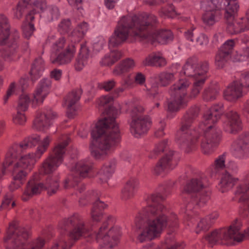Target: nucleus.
<instances>
[{"instance_id": "nucleus-1", "label": "nucleus", "mask_w": 249, "mask_h": 249, "mask_svg": "<svg viewBox=\"0 0 249 249\" xmlns=\"http://www.w3.org/2000/svg\"><path fill=\"white\" fill-rule=\"evenodd\" d=\"M156 17L143 14L139 16L123 17L118 22L114 34L109 39V46L115 47L124 42L127 37L132 36L136 40H147L151 43L158 42L165 44L173 39V35L169 30L157 31L147 36L143 32L146 28L155 23Z\"/></svg>"}, {"instance_id": "nucleus-2", "label": "nucleus", "mask_w": 249, "mask_h": 249, "mask_svg": "<svg viewBox=\"0 0 249 249\" xmlns=\"http://www.w3.org/2000/svg\"><path fill=\"white\" fill-rule=\"evenodd\" d=\"M165 198V195L160 193L154 194L148 197L147 206L143 208L139 213L141 218L148 217L138 235L137 239L140 242L155 239L167 227L173 226L176 223V215L168 217L165 207L159 202Z\"/></svg>"}, {"instance_id": "nucleus-3", "label": "nucleus", "mask_w": 249, "mask_h": 249, "mask_svg": "<svg viewBox=\"0 0 249 249\" xmlns=\"http://www.w3.org/2000/svg\"><path fill=\"white\" fill-rule=\"evenodd\" d=\"M91 134L93 140L90 145V152L97 160L106 158L121 139L118 125L114 117L99 120Z\"/></svg>"}, {"instance_id": "nucleus-4", "label": "nucleus", "mask_w": 249, "mask_h": 249, "mask_svg": "<svg viewBox=\"0 0 249 249\" xmlns=\"http://www.w3.org/2000/svg\"><path fill=\"white\" fill-rule=\"evenodd\" d=\"M221 105H216L204 114L202 121L199 123L198 131L201 133V146L203 153L209 154L213 152L220 141L221 132L215 126L222 112Z\"/></svg>"}, {"instance_id": "nucleus-5", "label": "nucleus", "mask_w": 249, "mask_h": 249, "mask_svg": "<svg viewBox=\"0 0 249 249\" xmlns=\"http://www.w3.org/2000/svg\"><path fill=\"white\" fill-rule=\"evenodd\" d=\"M67 143L64 142L57 145L53 149V154L48 157L42 163V172L49 174L45 180L44 187L50 195L55 194L59 188V177L53 174L62 163L64 148Z\"/></svg>"}, {"instance_id": "nucleus-6", "label": "nucleus", "mask_w": 249, "mask_h": 249, "mask_svg": "<svg viewBox=\"0 0 249 249\" xmlns=\"http://www.w3.org/2000/svg\"><path fill=\"white\" fill-rule=\"evenodd\" d=\"M115 218L108 216L99 230L94 233L96 240L100 244L99 249H112L116 245L120 234L115 229Z\"/></svg>"}, {"instance_id": "nucleus-7", "label": "nucleus", "mask_w": 249, "mask_h": 249, "mask_svg": "<svg viewBox=\"0 0 249 249\" xmlns=\"http://www.w3.org/2000/svg\"><path fill=\"white\" fill-rule=\"evenodd\" d=\"M241 226L240 221L236 220L228 229H216L212 231L206 236V239L212 244H231L234 241L240 242L243 238L239 233Z\"/></svg>"}, {"instance_id": "nucleus-8", "label": "nucleus", "mask_w": 249, "mask_h": 249, "mask_svg": "<svg viewBox=\"0 0 249 249\" xmlns=\"http://www.w3.org/2000/svg\"><path fill=\"white\" fill-rule=\"evenodd\" d=\"M15 225L10 223L4 237V244L6 249H31L29 233L22 230L15 234Z\"/></svg>"}, {"instance_id": "nucleus-9", "label": "nucleus", "mask_w": 249, "mask_h": 249, "mask_svg": "<svg viewBox=\"0 0 249 249\" xmlns=\"http://www.w3.org/2000/svg\"><path fill=\"white\" fill-rule=\"evenodd\" d=\"M143 111L142 107L137 106L131 112L132 120L130 123V130L131 134L137 138L146 133L151 125L150 118L142 115Z\"/></svg>"}, {"instance_id": "nucleus-10", "label": "nucleus", "mask_w": 249, "mask_h": 249, "mask_svg": "<svg viewBox=\"0 0 249 249\" xmlns=\"http://www.w3.org/2000/svg\"><path fill=\"white\" fill-rule=\"evenodd\" d=\"M31 156L29 152L27 154H22L18 161L14 164L12 171L14 181L10 185V189L11 191L18 188L21 183L18 182L25 178L27 175L30 172L31 168Z\"/></svg>"}, {"instance_id": "nucleus-11", "label": "nucleus", "mask_w": 249, "mask_h": 249, "mask_svg": "<svg viewBox=\"0 0 249 249\" xmlns=\"http://www.w3.org/2000/svg\"><path fill=\"white\" fill-rule=\"evenodd\" d=\"M54 48L59 52L56 56L55 53L51 55V61L53 63L65 64L71 62L74 57L76 49L73 44H66L64 38H61L57 41Z\"/></svg>"}, {"instance_id": "nucleus-12", "label": "nucleus", "mask_w": 249, "mask_h": 249, "mask_svg": "<svg viewBox=\"0 0 249 249\" xmlns=\"http://www.w3.org/2000/svg\"><path fill=\"white\" fill-rule=\"evenodd\" d=\"M223 0H206L203 2L205 12L203 21L209 25H213L219 18V9L222 8Z\"/></svg>"}, {"instance_id": "nucleus-13", "label": "nucleus", "mask_w": 249, "mask_h": 249, "mask_svg": "<svg viewBox=\"0 0 249 249\" xmlns=\"http://www.w3.org/2000/svg\"><path fill=\"white\" fill-rule=\"evenodd\" d=\"M65 226L71 225L73 230L70 232L69 236L73 240H78L81 237H87L90 235V231L85 224L83 219L78 215H74L68 219Z\"/></svg>"}, {"instance_id": "nucleus-14", "label": "nucleus", "mask_w": 249, "mask_h": 249, "mask_svg": "<svg viewBox=\"0 0 249 249\" xmlns=\"http://www.w3.org/2000/svg\"><path fill=\"white\" fill-rule=\"evenodd\" d=\"M197 110H190L184 116L185 122L177 134V141L179 144L188 143L192 141L191 135L193 134L191 123L193 118L196 115Z\"/></svg>"}, {"instance_id": "nucleus-15", "label": "nucleus", "mask_w": 249, "mask_h": 249, "mask_svg": "<svg viewBox=\"0 0 249 249\" xmlns=\"http://www.w3.org/2000/svg\"><path fill=\"white\" fill-rule=\"evenodd\" d=\"M57 118V113L51 109L45 112L38 111L35 116L33 127L39 131H45L50 127L53 121Z\"/></svg>"}, {"instance_id": "nucleus-16", "label": "nucleus", "mask_w": 249, "mask_h": 249, "mask_svg": "<svg viewBox=\"0 0 249 249\" xmlns=\"http://www.w3.org/2000/svg\"><path fill=\"white\" fill-rule=\"evenodd\" d=\"M191 82L187 78H180L170 89L171 97H176L179 102H188L189 100L188 89Z\"/></svg>"}, {"instance_id": "nucleus-17", "label": "nucleus", "mask_w": 249, "mask_h": 249, "mask_svg": "<svg viewBox=\"0 0 249 249\" xmlns=\"http://www.w3.org/2000/svg\"><path fill=\"white\" fill-rule=\"evenodd\" d=\"M231 152L238 158L249 157V133H244L231 145Z\"/></svg>"}, {"instance_id": "nucleus-18", "label": "nucleus", "mask_w": 249, "mask_h": 249, "mask_svg": "<svg viewBox=\"0 0 249 249\" xmlns=\"http://www.w3.org/2000/svg\"><path fill=\"white\" fill-rule=\"evenodd\" d=\"M204 67H206L207 71V64H199L196 58H190L187 60L180 73L188 77H193L194 79H196L199 77L198 72H200Z\"/></svg>"}, {"instance_id": "nucleus-19", "label": "nucleus", "mask_w": 249, "mask_h": 249, "mask_svg": "<svg viewBox=\"0 0 249 249\" xmlns=\"http://www.w3.org/2000/svg\"><path fill=\"white\" fill-rule=\"evenodd\" d=\"M173 153L164 156L154 166V173L157 175L164 176L170 170L173 169L177 165V162L172 158Z\"/></svg>"}, {"instance_id": "nucleus-20", "label": "nucleus", "mask_w": 249, "mask_h": 249, "mask_svg": "<svg viewBox=\"0 0 249 249\" xmlns=\"http://www.w3.org/2000/svg\"><path fill=\"white\" fill-rule=\"evenodd\" d=\"M51 82L50 80H41L35 91L34 98L32 99V105H39L42 104L44 100L50 92Z\"/></svg>"}, {"instance_id": "nucleus-21", "label": "nucleus", "mask_w": 249, "mask_h": 249, "mask_svg": "<svg viewBox=\"0 0 249 249\" xmlns=\"http://www.w3.org/2000/svg\"><path fill=\"white\" fill-rule=\"evenodd\" d=\"M242 128V122L236 112L231 111L228 113L227 120L223 124V128L226 132L234 133Z\"/></svg>"}, {"instance_id": "nucleus-22", "label": "nucleus", "mask_w": 249, "mask_h": 249, "mask_svg": "<svg viewBox=\"0 0 249 249\" xmlns=\"http://www.w3.org/2000/svg\"><path fill=\"white\" fill-rule=\"evenodd\" d=\"M90 169V163L87 160H79L71 167V170L73 174L74 178L87 177ZM73 179L76 180L75 178Z\"/></svg>"}, {"instance_id": "nucleus-23", "label": "nucleus", "mask_w": 249, "mask_h": 249, "mask_svg": "<svg viewBox=\"0 0 249 249\" xmlns=\"http://www.w3.org/2000/svg\"><path fill=\"white\" fill-rule=\"evenodd\" d=\"M249 30V20L247 16L236 19L233 22L228 23L227 30L231 34H237L242 32Z\"/></svg>"}, {"instance_id": "nucleus-24", "label": "nucleus", "mask_w": 249, "mask_h": 249, "mask_svg": "<svg viewBox=\"0 0 249 249\" xmlns=\"http://www.w3.org/2000/svg\"><path fill=\"white\" fill-rule=\"evenodd\" d=\"M243 86L239 82H234L225 90L224 95L225 98L230 101H234L243 95Z\"/></svg>"}, {"instance_id": "nucleus-25", "label": "nucleus", "mask_w": 249, "mask_h": 249, "mask_svg": "<svg viewBox=\"0 0 249 249\" xmlns=\"http://www.w3.org/2000/svg\"><path fill=\"white\" fill-rule=\"evenodd\" d=\"M238 180V178L233 177L226 172L222 175L218 185V189L222 193H226L231 189Z\"/></svg>"}, {"instance_id": "nucleus-26", "label": "nucleus", "mask_w": 249, "mask_h": 249, "mask_svg": "<svg viewBox=\"0 0 249 249\" xmlns=\"http://www.w3.org/2000/svg\"><path fill=\"white\" fill-rule=\"evenodd\" d=\"M225 5L224 8V18L228 23L232 21L236 14L239 5L237 2L234 0H223L222 5Z\"/></svg>"}, {"instance_id": "nucleus-27", "label": "nucleus", "mask_w": 249, "mask_h": 249, "mask_svg": "<svg viewBox=\"0 0 249 249\" xmlns=\"http://www.w3.org/2000/svg\"><path fill=\"white\" fill-rule=\"evenodd\" d=\"M207 179L205 177L193 178L184 187L183 193L199 191L207 186Z\"/></svg>"}, {"instance_id": "nucleus-28", "label": "nucleus", "mask_w": 249, "mask_h": 249, "mask_svg": "<svg viewBox=\"0 0 249 249\" xmlns=\"http://www.w3.org/2000/svg\"><path fill=\"white\" fill-rule=\"evenodd\" d=\"M249 190V173L246 174L239 185L236 191V194H242L239 199V201L244 203L249 207V194L247 192Z\"/></svg>"}, {"instance_id": "nucleus-29", "label": "nucleus", "mask_w": 249, "mask_h": 249, "mask_svg": "<svg viewBox=\"0 0 249 249\" xmlns=\"http://www.w3.org/2000/svg\"><path fill=\"white\" fill-rule=\"evenodd\" d=\"M139 186V183L136 179L128 180L122 191V198L124 200L131 198L135 195Z\"/></svg>"}, {"instance_id": "nucleus-30", "label": "nucleus", "mask_w": 249, "mask_h": 249, "mask_svg": "<svg viewBox=\"0 0 249 249\" xmlns=\"http://www.w3.org/2000/svg\"><path fill=\"white\" fill-rule=\"evenodd\" d=\"M139 186V183L136 179L128 180L122 191V198L124 200L131 198L135 195Z\"/></svg>"}, {"instance_id": "nucleus-31", "label": "nucleus", "mask_w": 249, "mask_h": 249, "mask_svg": "<svg viewBox=\"0 0 249 249\" xmlns=\"http://www.w3.org/2000/svg\"><path fill=\"white\" fill-rule=\"evenodd\" d=\"M206 72L207 69L206 67H204L201 70L200 72H198L199 77L194 79L195 81L191 89V92L189 97L194 98L199 94L205 82Z\"/></svg>"}, {"instance_id": "nucleus-32", "label": "nucleus", "mask_w": 249, "mask_h": 249, "mask_svg": "<svg viewBox=\"0 0 249 249\" xmlns=\"http://www.w3.org/2000/svg\"><path fill=\"white\" fill-rule=\"evenodd\" d=\"M146 66L163 67L166 65V59L159 53H152L148 55L143 61Z\"/></svg>"}, {"instance_id": "nucleus-33", "label": "nucleus", "mask_w": 249, "mask_h": 249, "mask_svg": "<svg viewBox=\"0 0 249 249\" xmlns=\"http://www.w3.org/2000/svg\"><path fill=\"white\" fill-rule=\"evenodd\" d=\"M34 141L36 142L37 147L34 153L33 156H32V160H34L36 162L41 158L42 154L48 147L51 139L50 137H46L42 141H38V139L32 138V143Z\"/></svg>"}, {"instance_id": "nucleus-34", "label": "nucleus", "mask_w": 249, "mask_h": 249, "mask_svg": "<svg viewBox=\"0 0 249 249\" xmlns=\"http://www.w3.org/2000/svg\"><path fill=\"white\" fill-rule=\"evenodd\" d=\"M187 221V225L192 227L197 233L207 230L211 226L205 218L198 219L191 217H188Z\"/></svg>"}, {"instance_id": "nucleus-35", "label": "nucleus", "mask_w": 249, "mask_h": 249, "mask_svg": "<svg viewBox=\"0 0 249 249\" xmlns=\"http://www.w3.org/2000/svg\"><path fill=\"white\" fill-rule=\"evenodd\" d=\"M116 163V160H112L102 167L99 171V175L103 181H106L112 176L115 172Z\"/></svg>"}, {"instance_id": "nucleus-36", "label": "nucleus", "mask_w": 249, "mask_h": 249, "mask_svg": "<svg viewBox=\"0 0 249 249\" xmlns=\"http://www.w3.org/2000/svg\"><path fill=\"white\" fill-rule=\"evenodd\" d=\"M88 29L87 23L83 22L79 24L69 36V40L73 43L79 42L83 38Z\"/></svg>"}, {"instance_id": "nucleus-37", "label": "nucleus", "mask_w": 249, "mask_h": 249, "mask_svg": "<svg viewBox=\"0 0 249 249\" xmlns=\"http://www.w3.org/2000/svg\"><path fill=\"white\" fill-rule=\"evenodd\" d=\"M135 67V63L134 60L127 58L119 64L116 67L113 74L115 75H120L123 73L127 72L132 70Z\"/></svg>"}, {"instance_id": "nucleus-38", "label": "nucleus", "mask_w": 249, "mask_h": 249, "mask_svg": "<svg viewBox=\"0 0 249 249\" xmlns=\"http://www.w3.org/2000/svg\"><path fill=\"white\" fill-rule=\"evenodd\" d=\"M81 95L80 90L74 91L70 93L66 97L65 101V105L68 109V114L70 117H72L71 115V111L74 108V105L79 100Z\"/></svg>"}, {"instance_id": "nucleus-39", "label": "nucleus", "mask_w": 249, "mask_h": 249, "mask_svg": "<svg viewBox=\"0 0 249 249\" xmlns=\"http://www.w3.org/2000/svg\"><path fill=\"white\" fill-rule=\"evenodd\" d=\"M10 25L7 18L3 15L0 14V41L4 43L10 33Z\"/></svg>"}, {"instance_id": "nucleus-40", "label": "nucleus", "mask_w": 249, "mask_h": 249, "mask_svg": "<svg viewBox=\"0 0 249 249\" xmlns=\"http://www.w3.org/2000/svg\"><path fill=\"white\" fill-rule=\"evenodd\" d=\"M226 156L223 154L218 156L214 160V163L209 168V172L211 176H213L223 169L225 167Z\"/></svg>"}, {"instance_id": "nucleus-41", "label": "nucleus", "mask_w": 249, "mask_h": 249, "mask_svg": "<svg viewBox=\"0 0 249 249\" xmlns=\"http://www.w3.org/2000/svg\"><path fill=\"white\" fill-rule=\"evenodd\" d=\"M31 6V0H20L14 10L15 17L20 18L24 12L30 9Z\"/></svg>"}, {"instance_id": "nucleus-42", "label": "nucleus", "mask_w": 249, "mask_h": 249, "mask_svg": "<svg viewBox=\"0 0 249 249\" xmlns=\"http://www.w3.org/2000/svg\"><path fill=\"white\" fill-rule=\"evenodd\" d=\"M121 55V53L118 51H111L104 57L101 63L104 65H112L120 58Z\"/></svg>"}, {"instance_id": "nucleus-43", "label": "nucleus", "mask_w": 249, "mask_h": 249, "mask_svg": "<svg viewBox=\"0 0 249 249\" xmlns=\"http://www.w3.org/2000/svg\"><path fill=\"white\" fill-rule=\"evenodd\" d=\"M168 148L167 140H164L157 143L152 151L148 155L150 159H155L161 152L166 150Z\"/></svg>"}, {"instance_id": "nucleus-44", "label": "nucleus", "mask_w": 249, "mask_h": 249, "mask_svg": "<svg viewBox=\"0 0 249 249\" xmlns=\"http://www.w3.org/2000/svg\"><path fill=\"white\" fill-rule=\"evenodd\" d=\"M44 70V61L41 57L36 59L32 66V75H34L36 79L39 77Z\"/></svg>"}, {"instance_id": "nucleus-45", "label": "nucleus", "mask_w": 249, "mask_h": 249, "mask_svg": "<svg viewBox=\"0 0 249 249\" xmlns=\"http://www.w3.org/2000/svg\"><path fill=\"white\" fill-rule=\"evenodd\" d=\"M30 102L31 98L30 94L23 92L19 98L18 107V110L25 111L28 108Z\"/></svg>"}, {"instance_id": "nucleus-46", "label": "nucleus", "mask_w": 249, "mask_h": 249, "mask_svg": "<svg viewBox=\"0 0 249 249\" xmlns=\"http://www.w3.org/2000/svg\"><path fill=\"white\" fill-rule=\"evenodd\" d=\"M230 57L228 53H224L222 52L218 51L215 57V66L219 69L223 68Z\"/></svg>"}, {"instance_id": "nucleus-47", "label": "nucleus", "mask_w": 249, "mask_h": 249, "mask_svg": "<svg viewBox=\"0 0 249 249\" xmlns=\"http://www.w3.org/2000/svg\"><path fill=\"white\" fill-rule=\"evenodd\" d=\"M187 103V102H179L176 97L171 96L170 100L168 102V110L171 112L177 111Z\"/></svg>"}, {"instance_id": "nucleus-48", "label": "nucleus", "mask_w": 249, "mask_h": 249, "mask_svg": "<svg viewBox=\"0 0 249 249\" xmlns=\"http://www.w3.org/2000/svg\"><path fill=\"white\" fill-rule=\"evenodd\" d=\"M218 91L213 86L209 87L205 89L203 93V99L207 101H212L218 96Z\"/></svg>"}, {"instance_id": "nucleus-49", "label": "nucleus", "mask_w": 249, "mask_h": 249, "mask_svg": "<svg viewBox=\"0 0 249 249\" xmlns=\"http://www.w3.org/2000/svg\"><path fill=\"white\" fill-rule=\"evenodd\" d=\"M45 14L48 21H51L57 19L59 16V10L54 6H51L45 11Z\"/></svg>"}, {"instance_id": "nucleus-50", "label": "nucleus", "mask_w": 249, "mask_h": 249, "mask_svg": "<svg viewBox=\"0 0 249 249\" xmlns=\"http://www.w3.org/2000/svg\"><path fill=\"white\" fill-rule=\"evenodd\" d=\"M22 29L24 36L28 39L30 38L31 36V16L29 14L26 17Z\"/></svg>"}, {"instance_id": "nucleus-51", "label": "nucleus", "mask_w": 249, "mask_h": 249, "mask_svg": "<svg viewBox=\"0 0 249 249\" xmlns=\"http://www.w3.org/2000/svg\"><path fill=\"white\" fill-rule=\"evenodd\" d=\"M17 155L15 152H9L6 156L5 160L2 164V172L4 174L5 173L6 168L14 162H16Z\"/></svg>"}, {"instance_id": "nucleus-52", "label": "nucleus", "mask_w": 249, "mask_h": 249, "mask_svg": "<svg viewBox=\"0 0 249 249\" xmlns=\"http://www.w3.org/2000/svg\"><path fill=\"white\" fill-rule=\"evenodd\" d=\"M66 239L64 237H59L54 243L51 249H70L71 243L67 244Z\"/></svg>"}, {"instance_id": "nucleus-53", "label": "nucleus", "mask_w": 249, "mask_h": 249, "mask_svg": "<svg viewBox=\"0 0 249 249\" xmlns=\"http://www.w3.org/2000/svg\"><path fill=\"white\" fill-rule=\"evenodd\" d=\"M174 78L175 77L173 73L162 72L159 75L160 82L163 86L169 84Z\"/></svg>"}, {"instance_id": "nucleus-54", "label": "nucleus", "mask_w": 249, "mask_h": 249, "mask_svg": "<svg viewBox=\"0 0 249 249\" xmlns=\"http://www.w3.org/2000/svg\"><path fill=\"white\" fill-rule=\"evenodd\" d=\"M113 101V98L110 95L103 96L98 99L97 104L100 107L106 108L110 107Z\"/></svg>"}, {"instance_id": "nucleus-55", "label": "nucleus", "mask_w": 249, "mask_h": 249, "mask_svg": "<svg viewBox=\"0 0 249 249\" xmlns=\"http://www.w3.org/2000/svg\"><path fill=\"white\" fill-rule=\"evenodd\" d=\"M165 244L168 245L171 249H184L185 247L183 243L176 242L172 236L167 238L165 240Z\"/></svg>"}, {"instance_id": "nucleus-56", "label": "nucleus", "mask_w": 249, "mask_h": 249, "mask_svg": "<svg viewBox=\"0 0 249 249\" xmlns=\"http://www.w3.org/2000/svg\"><path fill=\"white\" fill-rule=\"evenodd\" d=\"M234 46V41L233 40H229L223 44L219 51L222 52L224 53H228L229 56L231 57V54Z\"/></svg>"}, {"instance_id": "nucleus-57", "label": "nucleus", "mask_w": 249, "mask_h": 249, "mask_svg": "<svg viewBox=\"0 0 249 249\" xmlns=\"http://www.w3.org/2000/svg\"><path fill=\"white\" fill-rule=\"evenodd\" d=\"M46 7V0H37L34 2L33 5H32V13L33 11H35V13L44 11Z\"/></svg>"}, {"instance_id": "nucleus-58", "label": "nucleus", "mask_w": 249, "mask_h": 249, "mask_svg": "<svg viewBox=\"0 0 249 249\" xmlns=\"http://www.w3.org/2000/svg\"><path fill=\"white\" fill-rule=\"evenodd\" d=\"M31 197V185L30 181L28 182L25 188L24 189L21 196L22 200L27 201L30 200Z\"/></svg>"}, {"instance_id": "nucleus-59", "label": "nucleus", "mask_w": 249, "mask_h": 249, "mask_svg": "<svg viewBox=\"0 0 249 249\" xmlns=\"http://www.w3.org/2000/svg\"><path fill=\"white\" fill-rule=\"evenodd\" d=\"M209 196L208 195L200 196L198 200L193 199L191 203H189L187 206L188 210H190L192 208L191 203H196L199 206L203 205L209 199Z\"/></svg>"}, {"instance_id": "nucleus-60", "label": "nucleus", "mask_w": 249, "mask_h": 249, "mask_svg": "<svg viewBox=\"0 0 249 249\" xmlns=\"http://www.w3.org/2000/svg\"><path fill=\"white\" fill-rule=\"evenodd\" d=\"M105 44L106 41L105 39L103 37L100 36L98 37L94 42L93 45V49L95 51H99L102 49Z\"/></svg>"}, {"instance_id": "nucleus-61", "label": "nucleus", "mask_w": 249, "mask_h": 249, "mask_svg": "<svg viewBox=\"0 0 249 249\" xmlns=\"http://www.w3.org/2000/svg\"><path fill=\"white\" fill-rule=\"evenodd\" d=\"M91 218L94 222H99L103 218L102 212L92 209L90 213Z\"/></svg>"}, {"instance_id": "nucleus-62", "label": "nucleus", "mask_w": 249, "mask_h": 249, "mask_svg": "<svg viewBox=\"0 0 249 249\" xmlns=\"http://www.w3.org/2000/svg\"><path fill=\"white\" fill-rule=\"evenodd\" d=\"M18 110L17 113L13 117V121L15 124H22L26 120L24 114L19 112Z\"/></svg>"}, {"instance_id": "nucleus-63", "label": "nucleus", "mask_w": 249, "mask_h": 249, "mask_svg": "<svg viewBox=\"0 0 249 249\" xmlns=\"http://www.w3.org/2000/svg\"><path fill=\"white\" fill-rule=\"evenodd\" d=\"M87 59L86 57H79L76 59L75 64V69L77 71H81L87 64Z\"/></svg>"}, {"instance_id": "nucleus-64", "label": "nucleus", "mask_w": 249, "mask_h": 249, "mask_svg": "<svg viewBox=\"0 0 249 249\" xmlns=\"http://www.w3.org/2000/svg\"><path fill=\"white\" fill-rule=\"evenodd\" d=\"M196 42L198 45L201 47L206 46L209 43L208 37L205 35L201 34L197 37Z\"/></svg>"}]
</instances>
